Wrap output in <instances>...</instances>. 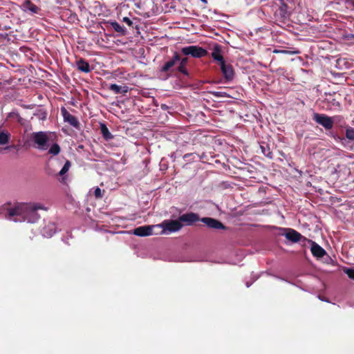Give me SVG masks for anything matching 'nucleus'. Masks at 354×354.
<instances>
[{
  "label": "nucleus",
  "instance_id": "nucleus-1",
  "mask_svg": "<svg viewBox=\"0 0 354 354\" xmlns=\"http://www.w3.org/2000/svg\"><path fill=\"white\" fill-rule=\"evenodd\" d=\"M47 211L48 207L39 203H17L12 207L7 209L6 218L17 221L35 223L40 218L37 210Z\"/></svg>",
  "mask_w": 354,
  "mask_h": 354
},
{
  "label": "nucleus",
  "instance_id": "nucleus-2",
  "mask_svg": "<svg viewBox=\"0 0 354 354\" xmlns=\"http://www.w3.org/2000/svg\"><path fill=\"white\" fill-rule=\"evenodd\" d=\"M183 224L180 223L179 219L165 220L160 224L156 225V227H161L162 229V234L178 232L183 227Z\"/></svg>",
  "mask_w": 354,
  "mask_h": 354
},
{
  "label": "nucleus",
  "instance_id": "nucleus-3",
  "mask_svg": "<svg viewBox=\"0 0 354 354\" xmlns=\"http://www.w3.org/2000/svg\"><path fill=\"white\" fill-rule=\"evenodd\" d=\"M32 140L37 145V148L40 150H46L48 147V142L49 138L48 133L44 131L34 132L31 135Z\"/></svg>",
  "mask_w": 354,
  "mask_h": 354
},
{
  "label": "nucleus",
  "instance_id": "nucleus-4",
  "mask_svg": "<svg viewBox=\"0 0 354 354\" xmlns=\"http://www.w3.org/2000/svg\"><path fill=\"white\" fill-rule=\"evenodd\" d=\"M181 52L185 55H191L196 58H201L208 55L207 50L198 46L184 47L181 49Z\"/></svg>",
  "mask_w": 354,
  "mask_h": 354
},
{
  "label": "nucleus",
  "instance_id": "nucleus-5",
  "mask_svg": "<svg viewBox=\"0 0 354 354\" xmlns=\"http://www.w3.org/2000/svg\"><path fill=\"white\" fill-rule=\"evenodd\" d=\"M313 120L317 124L324 127L326 130H330L333 127V120L331 117L322 113H314Z\"/></svg>",
  "mask_w": 354,
  "mask_h": 354
},
{
  "label": "nucleus",
  "instance_id": "nucleus-6",
  "mask_svg": "<svg viewBox=\"0 0 354 354\" xmlns=\"http://www.w3.org/2000/svg\"><path fill=\"white\" fill-rule=\"evenodd\" d=\"M178 219L180 223H185L186 225H192L201 221L199 215L194 212L183 214L178 217Z\"/></svg>",
  "mask_w": 354,
  "mask_h": 354
},
{
  "label": "nucleus",
  "instance_id": "nucleus-7",
  "mask_svg": "<svg viewBox=\"0 0 354 354\" xmlns=\"http://www.w3.org/2000/svg\"><path fill=\"white\" fill-rule=\"evenodd\" d=\"M285 236L288 241L292 243H298L299 241L305 243L308 240L307 238L302 236L299 232L293 229H288L287 232L285 234Z\"/></svg>",
  "mask_w": 354,
  "mask_h": 354
},
{
  "label": "nucleus",
  "instance_id": "nucleus-8",
  "mask_svg": "<svg viewBox=\"0 0 354 354\" xmlns=\"http://www.w3.org/2000/svg\"><path fill=\"white\" fill-rule=\"evenodd\" d=\"M201 221L209 228L215 230L226 229V227L221 221L211 217H203L201 219Z\"/></svg>",
  "mask_w": 354,
  "mask_h": 354
},
{
  "label": "nucleus",
  "instance_id": "nucleus-9",
  "mask_svg": "<svg viewBox=\"0 0 354 354\" xmlns=\"http://www.w3.org/2000/svg\"><path fill=\"white\" fill-rule=\"evenodd\" d=\"M220 65L221 72L227 82L231 81L234 77V71L231 64H227L225 62H222Z\"/></svg>",
  "mask_w": 354,
  "mask_h": 354
},
{
  "label": "nucleus",
  "instance_id": "nucleus-10",
  "mask_svg": "<svg viewBox=\"0 0 354 354\" xmlns=\"http://www.w3.org/2000/svg\"><path fill=\"white\" fill-rule=\"evenodd\" d=\"M61 113L65 122H68L75 128L79 127L80 122L77 118L71 115L64 107L61 109Z\"/></svg>",
  "mask_w": 354,
  "mask_h": 354
},
{
  "label": "nucleus",
  "instance_id": "nucleus-11",
  "mask_svg": "<svg viewBox=\"0 0 354 354\" xmlns=\"http://www.w3.org/2000/svg\"><path fill=\"white\" fill-rule=\"evenodd\" d=\"M307 242L311 244L310 251L314 257L322 258L326 254V250L315 241L308 239Z\"/></svg>",
  "mask_w": 354,
  "mask_h": 354
},
{
  "label": "nucleus",
  "instance_id": "nucleus-12",
  "mask_svg": "<svg viewBox=\"0 0 354 354\" xmlns=\"http://www.w3.org/2000/svg\"><path fill=\"white\" fill-rule=\"evenodd\" d=\"M211 56L214 60L218 62L219 64L225 62L224 57L222 55V47L218 44H214Z\"/></svg>",
  "mask_w": 354,
  "mask_h": 354
},
{
  "label": "nucleus",
  "instance_id": "nucleus-13",
  "mask_svg": "<svg viewBox=\"0 0 354 354\" xmlns=\"http://www.w3.org/2000/svg\"><path fill=\"white\" fill-rule=\"evenodd\" d=\"M155 226L145 225L133 230V234L138 236H147L153 234V227Z\"/></svg>",
  "mask_w": 354,
  "mask_h": 354
},
{
  "label": "nucleus",
  "instance_id": "nucleus-14",
  "mask_svg": "<svg viewBox=\"0 0 354 354\" xmlns=\"http://www.w3.org/2000/svg\"><path fill=\"white\" fill-rule=\"evenodd\" d=\"M274 15L277 18L283 21L287 19L289 17V12L288 11V5L284 3H281L279 8L276 10Z\"/></svg>",
  "mask_w": 354,
  "mask_h": 354
},
{
  "label": "nucleus",
  "instance_id": "nucleus-15",
  "mask_svg": "<svg viewBox=\"0 0 354 354\" xmlns=\"http://www.w3.org/2000/svg\"><path fill=\"white\" fill-rule=\"evenodd\" d=\"M180 60V56L177 53L175 52L174 53V56L171 59L166 62L165 64L162 66L161 71L162 72H167L169 71L173 66H174L177 63L178 61Z\"/></svg>",
  "mask_w": 354,
  "mask_h": 354
},
{
  "label": "nucleus",
  "instance_id": "nucleus-16",
  "mask_svg": "<svg viewBox=\"0 0 354 354\" xmlns=\"http://www.w3.org/2000/svg\"><path fill=\"white\" fill-rule=\"evenodd\" d=\"M105 24H106V28L110 26L115 32L119 33L120 35H125L127 34V30L124 27L115 21H106Z\"/></svg>",
  "mask_w": 354,
  "mask_h": 354
},
{
  "label": "nucleus",
  "instance_id": "nucleus-17",
  "mask_svg": "<svg viewBox=\"0 0 354 354\" xmlns=\"http://www.w3.org/2000/svg\"><path fill=\"white\" fill-rule=\"evenodd\" d=\"M24 11H30L32 14H37L40 8L35 5L30 0H26L22 4Z\"/></svg>",
  "mask_w": 354,
  "mask_h": 354
},
{
  "label": "nucleus",
  "instance_id": "nucleus-18",
  "mask_svg": "<svg viewBox=\"0 0 354 354\" xmlns=\"http://www.w3.org/2000/svg\"><path fill=\"white\" fill-rule=\"evenodd\" d=\"M109 89L113 91L115 94H125L129 91L127 86H119L115 84H110Z\"/></svg>",
  "mask_w": 354,
  "mask_h": 354
},
{
  "label": "nucleus",
  "instance_id": "nucleus-19",
  "mask_svg": "<svg viewBox=\"0 0 354 354\" xmlns=\"http://www.w3.org/2000/svg\"><path fill=\"white\" fill-rule=\"evenodd\" d=\"M56 232L55 223H50L43 227L42 233L46 237H51Z\"/></svg>",
  "mask_w": 354,
  "mask_h": 354
},
{
  "label": "nucleus",
  "instance_id": "nucleus-20",
  "mask_svg": "<svg viewBox=\"0 0 354 354\" xmlns=\"http://www.w3.org/2000/svg\"><path fill=\"white\" fill-rule=\"evenodd\" d=\"M77 67L79 71L84 73H87L91 71V68L88 62L82 58L77 61Z\"/></svg>",
  "mask_w": 354,
  "mask_h": 354
},
{
  "label": "nucleus",
  "instance_id": "nucleus-21",
  "mask_svg": "<svg viewBox=\"0 0 354 354\" xmlns=\"http://www.w3.org/2000/svg\"><path fill=\"white\" fill-rule=\"evenodd\" d=\"M187 62H188L187 57H183V58L180 57V60L178 61V63H179V66H178V68H177L180 73H181L187 76L189 75L188 71L186 69V65L187 64Z\"/></svg>",
  "mask_w": 354,
  "mask_h": 354
},
{
  "label": "nucleus",
  "instance_id": "nucleus-22",
  "mask_svg": "<svg viewBox=\"0 0 354 354\" xmlns=\"http://www.w3.org/2000/svg\"><path fill=\"white\" fill-rule=\"evenodd\" d=\"M260 149L261 151V153L268 158H272V152L270 149V147L269 145L266 142H262L260 145Z\"/></svg>",
  "mask_w": 354,
  "mask_h": 354
},
{
  "label": "nucleus",
  "instance_id": "nucleus-23",
  "mask_svg": "<svg viewBox=\"0 0 354 354\" xmlns=\"http://www.w3.org/2000/svg\"><path fill=\"white\" fill-rule=\"evenodd\" d=\"M10 139V133L6 130L0 129V145H4L8 143Z\"/></svg>",
  "mask_w": 354,
  "mask_h": 354
},
{
  "label": "nucleus",
  "instance_id": "nucleus-24",
  "mask_svg": "<svg viewBox=\"0 0 354 354\" xmlns=\"http://www.w3.org/2000/svg\"><path fill=\"white\" fill-rule=\"evenodd\" d=\"M335 94H329L325 99V102L333 107H339L340 103L337 101L335 97Z\"/></svg>",
  "mask_w": 354,
  "mask_h": 354
},
{
  "label": "nucleus",
  "instance_id": "nucleus-25",
  "mask_svg": "<svg viewBox=\"0 0 354 354\" xmlns=\"http://www.w3.org/2000/svg\"><path fill=\"white\" fill-rule=\"evenodd\" d=\"M100 130L101 133L102 134L103 138L108 140L113 138V135L110 133L109 129L106 127V126L104 124H101L100 125Z\"/></svg>",
  "mask_w": 354,
  "mask_h": 354
},
{
  "label": "nucleus",
  "instance_id": "nucleus-26",
  "mask_svg": "<svg viewBox=\"0 0 354 354\" xmlns=\"http://www.w3.org/2000/svg\"><path fill=\"white\" fill-rule=\"evenodd\" d=\"M345 137L351 140L354 141V128L350 126H346L345 129Z\"/></svg>",
  "mask_w": 354,
  "mask_h": 354
},
{
  "label": "nucleus",
  "instance_id": "nucleus-27",
  "mask_svg": "<svg viewBox=\"0 0 354 354\" xmlns=\"http://www.w3.org/2000/svg\"><path fill=\"white\" fill-rule=\"evenodd\" d=\"M61 148L57 143L53 144L48 150V153L52 156H57L60 153Z\"/></svg>",
  "mask_w": 354,
  "mask_h": 354
},
{
  "label": "nucleus",
  "instance_id": "nucleus-28",
  "mask_svg": "<svg viewBox=\"0 0 354 354\" xmlns=\"http://www.w3.org/2000/svg\"><path fill=\"white\" fill-rule=\"evenodd\" d=\"M71 165V162L69 160H66L65 164H64V165L63 166V167L60 170L59 174L60 176H63L65 174H66L68 172V171L69 170V168H70Z\"/></svg>",
  "mask_w": 354,
  "mask_h": 354
},
{
  "label": "nucleus",
  "instance_id": "nucleus-29",
  "mask_svg": "<svg viewBox=\"0 0 354 354\" xmlns=\"http://www.w3.org/2000/svg\"><path fill=\"white\" fill-rule=\"evenodd\" d=\"M344 271L350 279L354 280V269L353 268H345L344 270Z\"/></svg>",
  "mask_w": 354,
  "mask_h": 354
},
{
  "label": "nucleus",
  "instance_id": "nucleus-30",
  "mask_svg": "<svg viewBox=\"0 0 354 354\" xmlns=\"http://www.w3.org/2000/svg\"><path fill=\"white\" fill-rule=\"evenodd\" d=\"M94 195H95L96 198H102L103 194H102L101 189L99 188V187H96L95 191H94Z\"/></svg>",
  "mask_w": 354,
  "mask_h": 354
},
{
  "label": "nucleus",
  "instance_id": "nucleus-31",
  "mask_svg": "<svg viewBox=\"0 0 354 354\" xmlns=\"http://www.w3.org/2000/svg\"><path fill=\"white\" fill-rule=\"evenodd\" d=\"M273 53H282V54H292L293 53L291 52V51H289V50H278V49H274L273 50Z\"/></svg>",
  "mask_w": 354,
  "mask_h": 354
},
{
  "label": "nucleus",
  "instance_id": "nucleus-32",
  "mask_svg": "<svg viewBox=\"0 0 354 354\" xmlns=\"http://www.w3.org/2000/svg\"><path fill=\"white\" fill-rule=\"evenodd\" d=\"M123 21L125 22L129 26H131L133 25L132 21L127 17H124L123 18Z\"/></svg>",
  "mask_w": 354,
  "mask_h": 354
},
{
  "label": "nucleus",
  "instance_id": "nucleus-33",
  "mask_svg": "<svg viewBox=\"0 0 354 354\" xmlns=\"http://www.w3.org/2000/svg\"><path fill=\"white\" fill-rule=\"evenodd\" d=\"M193 156V153H186L183 156V159L185 160H189L190 157Z\"/></svg>",
  "mask_w": 354,
  "mask_h": 354
},
{
  "label": "nucleus",
  "instance_id": "nucleus-34",
  "mask_svg": "<svg viewBox=\"0 0 354 354\" xmlns=\"http://www.w3.org/2000/svg\"><path fill=\"white\" fill-rule=\"evenodd\" d=\"M350 38L354 39V34H351V36H350Z\"/></svg>",
  "mask_w": 354,
  "mask_h": 354
}]
</instances>
